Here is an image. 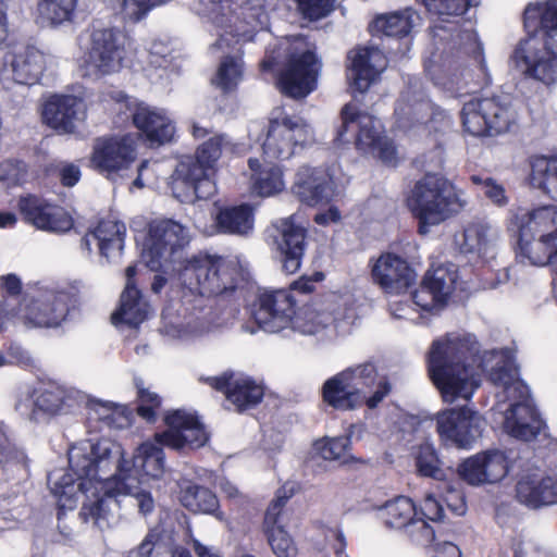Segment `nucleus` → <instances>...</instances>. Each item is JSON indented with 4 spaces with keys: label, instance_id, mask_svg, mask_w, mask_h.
Segmentation results:
<instances>
[{
    "label": "nucleus",
    "instance_id": "f257e3e1",
    "mask_svg": "<svg viewBox=\"0 0 557 557\" xmlns=\"http://www.w3.org/2000/svg\"><path fill=\"white\" fill-rule=\"evenodd\" d=\"M527 37L510 57L525 78L549 86L557 82V0L529 3L523 12Z\"/></svg>",
    "mask_w": 557,
    "mask_h": 557
},
{
    "label": "nucleus",
    "instance_id": "f03ea898",
    "mask_svg": "<svg viewBox=\"0 0 557 557\" xmlns=\"http://www.w3.org/2000/svg\"><path fill=\"white\" fill-rule=\"evenodd\" d=\"M111 445L109 441H98L89 447V450L82 447H72L69 453V470L72 471L81 482L77 484L83 493H87L96 484H102L104 490L101 496L96 499H88L81 508L79 517L84 522H92L99 529L109 525L110 504L116 503L115 497L126 492L125 480L131 469L124 468L123 460H119L117 472L112 481L103 479L99 473L109 467L111 459Z\"/></svg>",
    "mask_w": 557,
    "mask_h": 557
},
{
    "label": "nucleus",
    "instance_id": "7ed1b4c3",
    "mask_svg": "<svg viewBox=\"0 0 557 557\" xmlns=\"http://www.w3.org/2000/svg\"><path fill=\"white\" fill-rule=\"evenodd\" d=\"M239 270L224 257L198 252L182 262L175 282L169 285V301L193 305L197 298H231L240 289Z\"/></svg>",
    "mask_w": 557,
    "mask_h": 557
},
{
    "label": "nucleus",
    "instance_id": "20e7f679",
    "mask_svg": "<svg viewBox=\"0 0 557 557\" xmlns=\"http://www.w3.org/2000/svg\"><path fill=\"white\" fill-rule=\"evenodd\" d=\"M478 354L470 335L446 336L432 343L426 355L428 375L446 403L469 400L478 385L472 380L470 360Z\"/></svg>",
    "mask_w": 557,
    "mask_h": 557
},
{
    "label": "nucleus",
    "instance_id": "39448f33",
    "mask_svg": "<svg viewBox=\"0 0 557 557\" xmlns=\"http://www.w3.org/2000/svg\"><path fill=\"white\" fill-rule=\"evenodd\" d=\"M393 386L385 375L380 376L373 362H363L329 377L321 387L322 401L341 411L366 406L376 409L392 393Z\"/></svg>",
    "mask_w": 557,
    "mask_h": 557
},
{
    "label": "nucleus",
    "instance_id": "423d86ee",
    "mask_svg": "<svg viewBox=\"0 0 557 557\" xmlns=\"http://www.w3.org/2000/svg\"><path fill=\"white\" fill-rule=\"evenodd\" d=\"M466 205L461 190L438 173H426L418 180L407 198V206L418 220V233L425 235L430 226L438 225L459 213Z\"/></svg>",
    "mask_w": 557,
    "mask_h": 557
},
{
    "label": "nucleus",
    "instance_id": "0eeeda50",
    "mask_svg": "<svg viewBox=\"0 0 557 557\" xmlns=\"http://www.w3.org/2000/svg\"><path fill=\"white\" fill-rule=\"evenodd\" d=\"M166 430L154 434L156 444L143 445L144 468L152 466L151 473L158 476L164 469V451L168 447L176 451L195 450L203 447L210 438L206 426L195 413L182 409L168 411L164 416ZM149 470H147L148 472Z\"/></svg>",
    "mask_w": 557,
    "mask_h": 557
},
{
    "label": "nucleus",
    "instance_id": "6e6552de",
    "mask_svg": "<svg viewBox=\"0 0 557 557\" xmlns=\"http://www.w3.org/2000/svg\"><path fill=\"white\" fill-rule=\"evenodd\" d=\"M108 98L116 113L114 122L123 124L131 121L150 148H158L174 140L175 123L164 109L150 106L121 90L110 92Z\"/></svg>",
    "mask_w": 557,
    "mask_h": 557
},
{
    "label": "nucleus",
    "instance_id": "1a4fd4ad",
    "mask_svg": "<svg viewBox=\"0 0 557 557\" xmlns=\"http://www.w3.org/2000/svg\"><path fill=\"white\" fill-rule=\"evenodd\" d=\"M222 12L214 17V24L222 29L215 48L228 47L230 41L245 44L253 40L259 30L265 28L269 22L267 0H218Z\"/></svg>",
    "mask_w": 557,
    "mask_h": 557
},
{
    "label": "nucleus",
    "instance_id": "9d476101",
    "mask_svg": "<svg viewBox=\"0 0 557 557\" xmlns=\"http://www.w3.org/2000/svg\"><path fill=\"white\" fill-rule=\"evenodd\" d=\"M321 69L322 62L315 45L299 35L294 39L293 50L278 74L277 85L285 96L294 99L305 98L317 88Z\"/></svg>",
    "mask_w": 557,
    "mask_h": 557
},
{
    "label": "nucleus",
    "instance_id": "9b49d317",
    "mask_svg": "<svg viewBox=\"0 0 557 557\" xmlns=\"http://www.w3.org/2000/svg\"><path fill=\"white\" fill-rule=\"evenodd\" d=\"M462 128L474 137L497 136L516 124L518 114L513 107L498 96L473 98L460 112Z\"/></svg>",
    "mask_w": 557,
    "mask_h": 557
},
{
    "label": "nucleus",
    "instance_id": "f8f14e48",
    "mask_svg": "<svg viewBox=\"0 0 557 557\" xmlns=\"http://www.w3.org/2000/svg\"><path fill=\"white\" fill-rule=\"evenodd\" d=\"M315 289L312 278L302 275L294 281L288 289H274L261 293L255 304L252 315L260 327L277 332L289 325L296 314L297 300L293 293L309 295Z\"/></svg>",
    "mask_w": 557,
    "mask_h": 557
},
{
    "label": "nucleus",
    "instance_id": "ddd939ff",
    "mask_svg": "<svg viewBox=\"0 0 557 557\" xmlns=\"http://www.w3.org/2000/svg\"><path fill=\"white\" fill-rule=\"evenodd\" d=\"M314 143V131L305 119L284 114L269 120L262 150L265 158L283 161L290 159L297 147L305 148Z\"/></svg>",
    "mask_w": 557,
    "mask_h": 557
},
{
    "label": "nucleus",
    "instance_id": "4468645a",
    "mask_svg": "<svg viewBox=\"0 0 557 557\" xmlns=\"http://www.w3.org/2000/svg\"><path fill=\"white\" fill-rule=\"evenodd\" d=\"M483 430L484 419L468 406L445 409L436 414V432L445 447L471 449Z\"/></svg>",
    "mask_w": 557,
    "mask_h": 557
},
{
    "label": "nucleus",
    "instance_id": "2eb2a0df",
    "mask_svg": "<svg viewBox=\"0 0 557 557\" xmlns=\"http://www.w3.org/2000/svg\"><path fill=\"white\" fill-rule=\"evenodd\" d=\"M125 34L116 27L96 28L90 34L86 63L96 75L120 71L125 58Z\"/></svg>",
    "mask_w": 557,
    "mask_h": 557
},
{
    "label": "nucleus",
    "instance_id": "dca6fc26",
    "mask_svg": "<svg viewBox=\"0 0 557 557\" xmlns=\"http://www.w3.org/2000/svg\"><path fill=\"white\" fill-rule=\"evenodd\" d=\"M213 174L195 154L184 156L172 175L171 189L174 197L181 202L211 198L215 193L211 180Z\"/></svg>",
    "mask_w": 557,
    "mask_h": 557
},
{
    "label": "nucleus",
    "instance_id": "f3484780",
    "mask_svg": "<svg viewBox=\"0 0 557 557\" xmlns=\"http://www.w3.org/2000/svg\"><path fill=\"white\" fill-rule=\"evenodd\" d=\"M187 244L184 226L171 219L152 220L147 225L141 255L151 270H158L162 260L170 259Z\"/></svg>",
    "mask_w": 557,
    "mask_h": 557
},
{
    "label": "nucleus",
    "instance_id": "a211bd4d",
    "mask_svg": "<svg viewBox=\"0 0 557 557\" xmlns=\"http://www.w3.org/2000/svg\"><path fill=\"white\" fill-rule=\"evenodd\" d=\"M137 148L129 134L106 135L94 141L90 165L107 176L127 170L136 161Z\"/></svg>",
    "mask_w": 557,
    "mask_h": 557
},
{
    "label": "nucleus",
    "instance_id": "6ab92c4d",
    "mask_svg": "<svg viewBox=\"0 0 557 557\" xmlns=\"http://www.w3.org/2000/svg\"><path fill=\"white\" fill-rule=\"evenodd\" d=\"M370 274L372 282L385 294H406L417 282V273L404 257L384 251L377 258H371Z\"/></svg>",
    "mask_w": 557,
    "mask_h": 557
},
{
    "label": "nucleus",
    "instance_id": "aec40b11",
    "mask_svg": "<svg viewBox=\"0 0 557 557\" xmlns=\"http://www.w3.org/2000/svg\"><path fill=\"white\" fill-rule=\"evenodd\" d=\"M17 209L24 222L45 232L66 233L74 226L73 218L63 207L34 194L21 196Z\"/></svg>",
    "mask_w": 557,
    "mask_h": 557
},
{
    "label": "nucleus",
    "instance_id": "412c9836",
    "mask_svg": "<svg viewBox=\"0 0 557 557\" xmlns=\"http://www.w3.org/2000/svg\"><path fill=\"white\" fill-rule=\"evenodd\" d=\"M292 193L302 205L318 207L332 201L335 185L325 169L301 166L296 174Z\"/></svg>",
    "mask_w": 557,
    "mask_h": 557
},
{
    "label": "nucleus",
    "instance_id": "4be33fe9",
    "mask_svg": "<svg viewBox=\"0 0 557 557\" xmlns=\"http://www.w3.org/2000/svg\"><path fill=\"white\" fill-rule=\"evenodd\" d=\"M207 381L212 388L223 393L239 413L257 407L264 397V386L250 376L235 377L233 372H224Z\"/></svg>",
    "mask_w": 557,
    "mask_h": 557
},
{
    "label": "nucleus",
    "instance_id": "5701e85b",
    "mask_svg": "<svg viewBox=\"0 0 557 557\" xmlns=\"http://www.w3.org/2000/svg\"><path fill=\"white\" fill-rule=\"evenodd\" d=\"M274 244L282 270L287 274L296 273L307 249V230L296 224L293 218L284 219L277 227Z\"/></svg>",
    "mask_w": 557,
    "mask_h": 557
},
{
    "label": "nucleus",
    "instance_id": "b1692460",
    "mask_svg": "<svg viewBox=\"0 0 557 557\" xmlns=\"http://www.w3.org/2000/svg\"><path fill=\"white\" fill-rule=\"evenodd\" d=\"M507 231L513 242L516 257L521 261L528 260L530 264L543 267L557 259V246L542 236L535 235L528 228L509 221Z\"/></svg>",
    "mask_w": 557,
    "mask_h": 557
},
{
    "label": "nucleus",
    "instance_id": "393cba45",
    "mask_svg": "<svg viewBox=\"0 0 557 557\" xmlns=\"http://www.w3.org/2000/svg\"><path fill=\"white\" fill-rule=\"evenodd\" d=\"M126 237V225L123 221L113 215H108L98 220L94 227L81 239V246L87 251H91V242H96L99 253L109 258L115 253H121L124 248Z\"/></svg>",
    "mask_w": 557,
    "mask_h": 557
},
{
    "label": "nucleus",
    "instance_id": "a878e982",
    "mask_svg": "<svg viewBox=\"0 0 557 557\" xmlns=\"http://www.w3.org/2000/svg\"><path fill=\"white\" fill-rule=\"evenodd\" d=\"M516 499L532 509L557 504V479L541 473L522 474L515 486Z\"/></svg>",
    "mask_w": 557,
    "mask_h": 557
},
{
    "label": "nucleus",
    "instance_id": "bb28decb",
    "mask_svg": "<svg viewBox=\"0 0 557 557\" xmlns=\"http://www.w3.org/2000/svg\"><path fill=\"white\" fill-rule=\"evenodd\" d=\"M289 496L277 492L269 504L263 519V530L268 542L277 557H293L296 552L294 541L283 525V511Z\"/></svg>",
    "mask_w": 557,
    "mask_h": 557
},
{
    "label": "nucleus",
    "instance_id": "cd10ccee",
    "mask_svg": "<svg viewBox=\"0 0 557 557\" xmlns=\"http://www.w3.org/2000/svg\"><path fill=\"white\" fill-rule=\"evenodd\" d=\"M357 150L369 153L387 165L397 164V149L394 141L383 134L371 117L360 122L355 141Z\"/></svg>",
    "mask_w": 557,
    "mask_h": 557
},
{
    "label": "nucleus",
    "instance_id": "c85d7f7f",
    "mask_svg": "<svg viewBox=\"0 0 557 557\" xmlns=\"http://www.w3.org/2000/svg\"><path fill=\"white\" fill-rule=\"evenodd\" d=\"M79 100L73 95H53L45 103L42 121L60 134H71L75 129Z\"/></svg>",
    "mask_w": 557,
    "mask_h": 557
},
{
    "label": "nucleus",
    "instance_id": "c756f323",
    "mask_svg": "<svg viewBox=\"0 0 557 557\" xmlns=\"http://www.w3.org/2000/svg\"><path fill=\"white\" fill-rule=\"evenodd\" d=\"M69 305L64 295H51L44 299H33L26 308L25 322L32 326H58L66 318Z\"/></svg>",
    "mask_w": 557,
    "mask_h": 557
},
{
    "label": "nucleus",
    "instance_id": "7c9ffc66",
    "mask_svg": "<svg viewBox=\"0 0 557 557\" xmlns=\"http://www.w3.org/2000/svg\"><path fill=\"white\" fill-rule=\"evenodd\" d=\"M5 64H10L13 79L17 84H36L44 71V57L33 46H23L10 52L4 58Z\"/></svg>",
    "mask_w": 557,
    "mask_h": 557
},
{
    "label": "nucleus",
    "instance_id": "2f4dec72",
    "mask_svg": "<svg viewBox=\"0 0 557 557\" xmlns=\"http://www.w3.org/2000/svg\"><path fill=\"white\" fill-rule=\"evenodd\" d=\"M544 425L536 408L525 403L512 404L505 419L507 432L523 441L534 440Z\"/></svg>",
    "mask_w": 557,
    "mask_h": 557
},
{
    "label": "nucleus",
    "instance_id": "473e14b6",
    "mask_svg": "<svg viewBox=\"0 0 557 557\" xmlns=\"http://www.w3.org/2000/svg\"><path fill=\"white\" fill-rule=\"evenodd\" d=\"M251 172L249 182L251 190L260 197H271L285 188L284 173L281 165L272 162L262 163L258 158L247 161Z\"/></svg>",
    "mask_w": 557,
    "mask_h": 557
},
{
    "label": "nucleus",
    "instance_id": "72a5a7b5",
    "mask_svg": "<svg viewBox=\"0 0 557 557\" xmlns=\"http://www.w3.org/2000/svg\"><path fill=\"white\" fill-rule=\"evenodd\" d=\"M149 315V304L145 300L141 290L137 286H125L120 296L116 310L111 314L113 324H126L137 327Z\"/></svg>",
    "mask_w": 557,
    "mask_h": 557
},
{
    "label": "nucleus",
    "instance_id": "f704fd0d",
    "mask_svg": "<svg viewBox=\"0 0 557 557\" xmlns=\"http://www.w3.org/2000/svg\"><path fill=\"white\" fill-rule=\"evenodd\" d=\"M510 220L557 246V206H539Z\"/></svg>",
    "mask_w": 557,
    "mask_h": 557
},
{
    "label": "nucleus",
    "instance_id": "c9c22d12",
    "mask_svg": "<svg viewBox=\"0 0 557 557\" xmlns=\"http://www.w3.org/2000/svg\"><path fill=\"white\" fill-rule=\"evenodd\" d=\"M243 44L230 41L228 47L219 48L220 50H230L232 54H226L221 59L215 76L212 83L224 94L232 92L237 89L238 84L244 76L243 61Z\"/></svg>",
    "mask_w": 557,
    "mask_h": 557
},
{
    "label": "nucleus",
    "instance_id": "e433bc0d",
    "mask_svg": "<svg viewBox=\"0 0 557 557\" xmlns=\"http://www.w3.org/2000/svg\"><path fill=\"white\" fill-rule=\"evenodd\" d=\"M530 168V185L549 199L557 201V154L533 156Z\"/></svg>",
    "mask_w": 557,
    "mask_h": 557
},
{
    "label": "nucleus",
    "instance_id": "4c0bfd02",
    "mask_svg": "<svg viewBox=\"0 0 557 557\" xmlns=\"http://www.w3.org/2000/svg\"><path fill=\"white\" fill-rule=\"evenodd\" d=\"M347 57L350 60L349 86L352 92L363 94L379 76V72L371 64L370 50L368 48L351 50Z\"/></svg>",
    "mask_w": 557,
    "mask_h": 557
},
{
    "label": "nucleus",
    "instance_id": "58836bf2",
    "mask_svg": "<svg viewBox=\"0 0 557 557\" xmlns=\"http://www.w3.org/2000/svg\"><path fill=\"white\" fill-rule=\"evenodd\" d=\"M180 487V502L189 511L212 513L219 508V499L210 488L193 481H186Z\"/></svg>",
    "mask_w": 557,
    "mask_h": 557
},
{
    "label": "nucleus",
    "instance_id": "ea45409f",
    "mask_svg": "<svg viewBox=\"0 0 557 557\" xmlns=\"http://www.w3.org/2000/svg\"><path fill=\"white\" fill-rule=\"evenodd\" d=\"M215 222L224 234H247L253 226L252 208L247 203L224 207L219 211Z\"/></svg>",
    "mask_w": 557,
    "mask_h": 557
},
{
    "label": "nucleus",
    "instance_id": "a19ab883",
    "mask_svg": "<svg viewBox=\"0 0 557 557\" xmlns=\"http://www.w3.org/2000/svg\"><path fill=\"white\" fill-rule=\"evenodd\" d=\"M416 516V504L404 495L387 500L382 508L384 523L391 529H404Z\"/></svg>",
    "mask_w": 557,
    "mask_h": 557
},
{
    "label": "nucleus",
    "instance_id": "79ce46f5",
    "mask_svg": "<svg viewBox=\"0 0 557 557\" xmlns=\"http://www.w3.org/2000/svg\"><path fill=\"white\" fill-rule=\"evenodd\" d=\"M77 3L78 0H41L37 4L38 18L53 27L72 22Z\"/></svg>",
    "mask_w": 557,
    "mask_h": 557
},
{
    "label": "nucleus",
    "instance_id": "37998d69",
    "mask_svg": "<svg viewBox=\"0 0 557 557\" xmlns=\"http://www.w3.org/2000/svg\"><path fill=\"white\" fill-rule=\"evenodd\" d=\"M429 109V102L407 94L396 101L394 114L399 127L411 128L428 115Z\"/></svg>",
    "mask_w": 557,
    "mask_h": 557
},
{
    "label": "nucleus",
    "instance_id": "c03bdc74",
    "mask_svg": "<svg viewBox=\"0 0 557 557\" xmlns=\"http://www.w3.org/2000/svg\"><path fill=\"white\" fill-rule=\"evenodd\" d=\"M373 36H385L388 38H405L412 29L410 16L401 13H391L377 16L370 25Z\"/></svg>",
    "mask_w": 557,
    "mask_h": 557
},
{
    "label": "nucleus",
    "instance_id": "a18cd8bd",
    "mask_svg": "<svg viewBox=\"0 0 557 557\" xmlns=\"http://www.w3.org/2000/svg\"><path fill=\"white\" fill-rule=\"evenodd\" d=\"M462 47V53L469 55L478 70L479 79L475 82L478 88L483 89L491 85L492 78L488 74L487 66L484 59L483 46L473 33L460 30L458 33Z\"/></svg>",
    "mask_w": 557,
    "mask_h": 557
},
{
    "label": "nucleus",
    "instance_id": "49530a36",
    "mask_svg": "<svg viewBox=\"0 0 557 557\" xmlns=\"http://www.w3.org/2000/svg\"><path fill=\"white\" fill-rule=\"evenodd\" d=\"M426 12L436 16L440 22L453 23V18L463 16L475 0H420Z\"/></svg>",
    "mask_w": 557,
    "mask_h": 557
},
{
    "label": "nucleus",
    "instance_id": "de8ad7c7",
    "mask_svg": "<svg viewBox=\"0 0 557 557\" xmlns=\"http://www.w3.org/2000/svg\"><path fill=\"white\" fill-rule=\"evenodd\" d=\"M134 385L136 388L137 416L147 423H156L159 410L162 406V398L159 394L145 387V383L141 379H135Z\"/></svg>",
    "mask_w": 557,
    "mask_h": 557
},
{
    "label": "nucleus",
    "instance_id": "09e8293b",
    "mask_svg": "<svg viewBox=\"0 0 557 557\" xmlns=\"http://www.w3.org/2000/svg\"><path fill=\"white\" fill-rule=\"evenodd\" d=\"M424 285L438 296L440 304L446 305L450 294L455 289L456 277L447 268L440 265L436 269H430L425 272Z\"/></svg>",
    "mask_w": 557,
    "mask_h": 557
},
{
    "label": "nucleus",
    "instance_id": "8fccbe9b",
    "mask_svg": "<svg viewBox=\"0 0 557 557\" xmlns=\"http://www.w3.org/2000/svg\"><path fill=\"white\" fill-rule=\"evenodd\" d=\"M91 408L99 413V420L110 426L125 428L131 424L132 411L127 406L97 400Z\"/></svg>",
    "mask_w": 557,
    "mask_h": 557
},
{
    "label": "nucleus",
    "instance_id": "3c124183",
    "mask_svg": "<svg viewBox=\"0 0 557 557\" xmlns=\"http://www.w3.org/2000/svg\"><path fill=\"white\" fill-rule=\"evenodd\" d=\"M484 471L486 472V483L493 484L507 476L510 470V463L507 455L498 449L481 451Z\"/></svg>",
    "mask_w": 557,
    "mask_h": 557
},
{
    "label": "nucleus",
    "instance_id": "603ef678",
    "mask_svg": "<svg viewBox=\"0 0 557 557\" xmlns=\"http://www.w3.org/2000/svg\"><path fill=\"white\" fill-rule=\"evenodd\" d=\"M228 145L230 141L224 134H215L197 147L195 156L211 171L215 172L216 163Z\"/></svg>",
    "mask_w": 557,
    "mask_h": 557
},
{
    "label": "nucleus",
    "instance_id": "864d4df0",
    "mask_svg": "<svg viewBox=\"0 0 557 557\" xmlns=\"http://www.w3.org/2000/svg\"><path fill=\"white\" fill-rule=\"evenodd\" d=\"M440 458L435 448L430 444L419 446L416 457L417 471L420 475L440 480L443 476V470L440 467Z\"/></svg>",
    "mask_w": 557,
    "mask_h": 557
},
{
    "label": "nucleus",
    "instance_id": "5fc2aeb1",
    "mask_svg": "<svg viewBox=\"0 0 557 557\" xmlns=\"http://www.w3.org/2000/svg\"><path fill=\"white\" fill-rule=\"evenodd\" d=\"M482 454L478 453L462 460L457 468L459 478L472 486L486 484V472L482 460Z\"/></svg>",
    "mask_w": 557,
    "mask_h": 557
},
{
    "label": "nucleus",
    "instance_id": "6e6d98bb",
    "mask_svg": "<svg viewBox=\"0 0 557 557\" xmlns=\"http://www.w3.org/2000/svg\"><path fill=\"white\" fill-rule=\"evenodd\" d=\"M349 446L350 437L348 436L326 438L314 443V449L325 460L344 459L348 454Z\"/></svg>",
    "mask_w": 557,
    "mask_h": 557
},
{
    "label": "nucleus",
    "instance_id": "4d7b16f0",
    "mask_svg": "<svg viewBox=\"0 0 557 557\" xmlns=\"http://www.w3.org/2000/svg\"><path fill=\"white\" fill-rule=\"evenodd\" d=\"M470 181L495 206L504 207L508 203V197L506 196L504 186L498 184L493 177H483L479 174H473L470 176Z\"/></svg>",
    "mask_w": 557,
    "mask_h": 557
},
{
    "label": "nucleus",
    "instance_id": "13d9d810",
    "mask_svg": "<svg viewBox=\"0 0 557 557\" xmlns=\"http://www.w3.org/2000/svg\"><path fill=\"white\" fill-rule=\"evenodd\" d=\"M410 540L417 545L431 546L435 541V531L423 518L416 516L405 528Z\"/></svg>",
    "mask_w": 557,
    "mask_h": 557
},
{
    "label": "nucleus",
    "instance_id": "bf43d9fd",
    "mask_svg": "<svg viewBox=\"0 0 557 557\" xmlns=\"http://www.w3.org/2000/svg\"><path fill=\"white\" fill-rule=\"evenodd\" d=\"M488 227L481 223H470L463 230L462 249L466 252H480L487 244Z\"/></svg>",
    "mask_w": 557,
    "mask_h": 557
},
{
    "label": "nucleus",
    "instance_id": "052dcab7",
    "mask_svg": "<svg viewBox=\"0 0 557 557\" xmlns=\"http://www.w3.org/2000/svg\"><path fill=\"white\" fill-rule=\"evenodd\" d=\"M300 14L309 21H319L333 10L335 0H295Z\"/></svg>",
    "mask_w": 557,
    "mask_h": 557
},
{
    "label": "nucleus",
    "instance_id": "680f3d73",
    "mask_svg": "<svg viewBox=\"0 0 557 557\" xmlns=\"http://www.w3.org/2000/svg\"><path fill=\"white\" fill-rule=\"evenodd\" d=\"M26 165L20 160H4L0 162V182L7 186H16L25 178Z\"/></svg>",
    "mask_w": 557,
    "mask_h": 557
},
{
    "label": "nucleus",
    "instance_id": "e2e57ef3",
    "mask_svg": "<svg viewBox=\"0 0 557 557\" xmlns=\"http://www.w3.org/2000/svg\"><path fill=\"white\" fill-rule=\"evenodd\" d=\"M81 482L76 479V475L69 470L59 480L54 481L51 486V492L54 496L62 502L63 498L71 499L77 491H79L77 484Z\"/></svg>",
    "mask_w": 557,
    "mask_h": 557
},
{
    "label": "nucleus",
    "instance_id": "0e129e2a",
    "mask_svg": "<svg viewBox=\"0 0 557 557\" xmlns=\"http://www.w3.org/2000/svg\"><path fill=\"white\" fill-rule=\"evenodd\" d=\"M411 298L412 301L423 311H432L433 309L445 306L440 304L438 296L434 295L428 285H424L423 278L418 288L411 293Z\"/></svg>",
    "mask_w": 557,
    "mask_h": 557
},
{
    "label": "nucleus",
    "instance_id": "69168bd1",
    "mask_svg": "<svg viewBox=\"0 0 557 557\" xmlns=\"http://www.w3.org/2000/svg\"><path fill=\"white\" fill-rule=\"evenodd\" d=\"M36 407L47 413L55 414L63 406V397L60 392L44 389L35 400Z\"/></svg>",
    "mask_w": 557,
    "mask_h": 557
},
{
    "label": "nucleus",
    "instance_id": "338daca9",
    "mask_svg": "<svg viewBox=\"0 0 557 557\" xmlns=\"http://www.w3.org/2000/svg\"><path fill=\"white\" fill-rule=\"evenodd\" d=\"M168 0H123V10L126 11L134 20L139 21L147 15V13L161 4L166 3Z\"/></svg>",
    "mask_w": 557,
    "mask_h": 557
},
{
    "label": "nucleus",
    "instance_id": "774afa93",
    "mask_svg": "<svg viewBox=\"0 0 557 557\" xmlns=\"http://www.w3.org/2000/svg\"><path fill=\"white\" fill-rule=\"evenodd\" d=\"M360 115H361V113L356 104L350 103V102L346 103L341 110L342 124L337 128L334 141H336L338 144L344 143L345 141L344 137L348 131L349 124L357 122L358 119L360 117Z\"/></svg>",
    "mask_w": 557,
    "mask_h": 557
}]
</instances>
